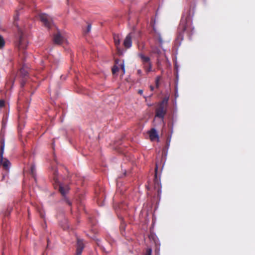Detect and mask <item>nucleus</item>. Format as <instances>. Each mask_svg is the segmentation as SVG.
I'll list each match as a JSON object with an SVG mask.
<instances>
[{
  "mask_svg": "<svg viewBox=\"0 0 255 255\" xmlns=\"http://www.w3.org/2000/svg\"><path fill=\"white\" fill-rule=\"evenodd\" d=\"M194 27L192 25L191 17L190 13L184 14L181 19L180 24L178 27L176 40L181 42L184 39V35L186 34L189 37H191L193 33Z\"/></svg>",
  "mask_w": 255,
  "mask_h": 255,
  "instance_id": "obj_1",
  "label": "nucleus"
},
{
  "mask_svg": "<svg viewBox=\"0 0 255 255\" xmlns=\"http://www.w3.org/2000/svg\"><path fill=\"white\" fill-rule=\"evenodd\" d=\"M168 101V98H165L158 104V107L155 110V117L163 119L166 114Z\"/></svg>",
  "mask_w": 255,
  "mask_h": 255,
  "instance_id": "obj_2",
  "label": "nucleus"
},
{
  "mask_svg": "<svg viewBox=\"0 0 255 255\" xmlns=\"http://www.w3.org/2000/svg\"><path fill=\"white\" fill-rule=\"evenodd\" d=\"M4 148V139L3 136L0 135V164L6 170L10 165V162L6 158L3 157Z\"/></svg>",
  "mask_w": 255,
  "mask_h": 255,
  "instance_id": "obj_3",
  "label": "nucleus"
},
{
  "mask_svg": "<svg viewBox=\"0 0 255 255\" xmlns=\"http://www.w3.org/2000/svg\"><path fill=\"white\" fill-rule=\"evenodd\" d=\"M138 56L141 59V62L143 65L144 68L146 72H148L151 71L152 63L149 57L144 55L142 53H139Z\"/></svg>",
  "mask_w": 255,
  "mask_h": 255,
  "instance_id": "obj_4",
  "label": "nucleus"
},
{
  "mask_svg": "<svg viewBox=\"0 0 255 255\" xmlns=\"http://www.w3.org/2000/svg\"><path fill=\"white\" fill-rule=\"evenodd\" d=\"M15 46L19 51L24 53V50L27 46V41L22 33L20 34L18 40L15 44Z\"/></svg>",
  "mask_w": 255,
  "mask_h": 255,
  "instance_id": "obj_5",
  "label": "nucleus"
},
{
  "mask_svg": "<svg viewBox=\"0 0 255 255\" xmlns=\"http://www.w3.org/2000/svg\"><path fill=\"white\" fill-rule=\"evenodd\" d=\"M158 166L157 163L155 168V174L153 180V186L155 190H156L157 196H159L161 193V185L160 183V177L157 176Z\"/></svg>",
  "mask_w": 255,
  "mask_h": 255,
  "instance_id": "obj_6",
  "label": "nucleus"
},
{
  "mask_svg": "<svg viewBox=\"0 0 255 255\" xmlns=\"http://www.w3.org/2000/svg\"><path fill=\"white\" fill-rule=\"evenodd\" d=\"M39 18L46 27L48 29L51 28L53 24V19L50 15L46 13H41L39 14Z\"/></svg>",
  "mask_w": 255,
  "mask_h": 255,
  "instance_id": "obj_7",
  "label": "nucleus"
},
{
  "mask_svg": "<svg viewBox=\"0 0 255 255\" xmlns=\"http://www.w3.org/2000/svg\"><path fill=\"white\" fill-rule=\"evenodd\" d=\"M58 190L61 194L64 197V200L69 205H71V203L70 201L65 197L66 194L68 192L69 190V187L68 185H63L62 184H59Z\"/></svg>",
  "mask_w": 255,
  "mask_h": 255,
  "instance_id": "obj_8",
  "label": "nucleus"
},
{
  "mask_svg": "<svg viewBox=\"0 0 255 255\" xmlns=\"http://www.w3.org/2000/svg\"><path fill=\"white\" fill-rule=\"evenodd\" d=\"M85 245L82 240L77 238L76 244V255H81Z\"/></svg>",
  "mask_w": 255,
  "mask_h": 255,
  "instance_id": "obj_9",
  "label": "nucleus"
},
{
  "mask_svg": "<svg viewBox=\"0 0 255 255\" xmlns=\"http://www.w3.org/2000/svg\"><path fill=\"white\" fill-rule=\"evenodd\" d=\"M64 40V37L59 32L54 35L53 41L55 44L58 45L61 44Z\"/></svg>",
  "mask_w": 255,
  "mask_h": 255,
  "instance_id": "obj_10",
  "label": "nucleus"
},
{
  "mask_svg": "<svg viewBox=\"0 0 255 255\" xmlns=\"http://www.w3.org/2000/svg\"><path fill=\"white\" fill-rule=\"evenodd\" d=\"M148 134L149 136L150 139L151 141L155 140L156 139H157L158 140L159 137L158 134L156 130V129L154 128H152L148 131Z\"/></svg>",
  "mask_w": 255,
  "mask_h": 255,
  "instance_id": "obj_11",
  "label": "nucleus"
},
{
  "mask_svg": "<svg viewBox=\"0 0 255 255\" xmlns=\"http://www.w3.org/2000/svg\"><path fill=\"white\" fill-rule=\"evenodd\" d=\"M131 33H130L128 35H127L126 38L125 39L124 41V45L126 48H128L131 46Z\"/></svg>",
  "mask_w": 255,
  "mask_h": 255,
  "instance_id": "obj_12",
  "label": "nucleus"
},
{
  "mask_svg": "<svg viewBox=\"0 0 255 255\" xmlns=\"http://www.w3.org/2000/svg\"><path fill=\"white\" fill-rule=\"evenodd\" d=\"M114 39L116 46L118 48L120 44V39L118 35H114Z\"/></svg>",
  "mask_w": 255,
  "mask_h": 255,
  "instance_id": "obj_13",
  "label": "nucleus"
},
{
  "mask_svg": "<svg viewBox=\"0 0 255 255\" xmlns=\"http://www.w3.org/2000/svg\"><path fill=\"white\" fill-rule=\"evenodd\" d=\"M35 173H36V168L35 166L34 165H32L30 167V174L32 175V176L35 179Z\"/></svg>",
  "mask_w": 255,
  "mask_h": 255,
  "instance_id": "obj_14",
  "label": "nucleus"
},
{
  "mask_svg": "<svg viewBox=\"0 0 255 255\" xmlns=\"http://www.w3.org/2000/svg\"><path fill=\"white\" fill-rule=\"evenodd\" d=\"M151 52L153 53L158 54L160 53V50L157 47H152Z\"/></svg>",
  "mask_w": 255,
  "mask_h": 255,
  "instance_id": "obj_15",
  "label": "nucleus"
},
{
  "mask_svg": "<svg viewBox=\"0 0 255 255\" xmlns=\"http://www.w3.org/2000/svg\"><path fill=\"white\" fill-rule=\"evenodd\" d=\"M4 44L5 42L3 37L1 35H0V49L4 46Z\"/></svg>",
  "mask_w": 255,
  "mask_h": 255,
  "instance_id": "obj_16",
  "label": "nucleus"
},
{
  "mask_svg": "<svg viewBox=\"0 0 255 255\" xmlns=\"http://www.w3.org/2000/svg\"><path fill=\"white\" fill-rule=\"evenodd\" d=\"M20 73L24 77H26L28 75L27 72L25 71V70L23 68L20 69Z\"/></svg>",
  "mask_w": 255,
  "mask_h": 255,
  "instance_id": "obj_17",
  "label": "nucleus"
},
{
  "mask_svg": "<svg viewBox=\"0 0 255 255\" xmlns=\"http://www.w3.org/2000/svg\"><path fill=\"white\" fill-rule=\"evenodd\" d=\"M119 70V68L118 66H114L112 68V72L113 74H115L117 73Z\"/></svg>",
  "mask_w": 255,
  "mask_h": 255,
  "instance_id": "obj_18",
  "label": "nucleus"
},
{
  "mask_svg": "<svg viewBox=\"0 0 255 255\" xmlns=\"http://www.w3.org/2000/svg\"><path fill=\"white\" fill-rule=\"evenodd\" d=\"M152 250L151 248H147L146 251L145 255H151Z\"/></svg>",
  "mask_w": 255,
  "mask_h": 255,
  "instance_id": "obj_19",
  "label": "nucleus"
},
{
  "mask_svg": "<svg viewBox=\"0 0 255 255\" xmlns=\"http://www.w3.org/2000/svg\"><path fill=\"white\" fill-rule=\"evenodd\" d=\"M120 65L121 68L123 71V74H124L125 73V68L124 63L123 62L122 63H121Z\"/></svg>",
  "mask_w": 255,
  "mask_h": 255,
  "instance_id": "obj_20",
  "label": "nucleus"
},
{
  "mask_svg": "<svg viewBox=\"0 0 255 255\" xmlns=\"http://www.w3.org/2000/svg\"><path fill=\"white\" fill-rule=\"evenodd\" d=\"M5 105L4 101L3 100H0V108H2Z\"/></svg>",
  "mask_w": 255,
  "mask_h": 255,
  "instance_id": "obj_21",
  "label": "nucleus"
},
{
  "mask_svg": "<svg viewBox=\"0 0 255 255\" xmlns=\"http://www.w3.org/2000/svg\"><path fill=\"white\" fill-rule=\"evenodd\" d=\"M91 25L88 24L87 27L86 32L88 33L91 31Z\"/></svg>",
  "mask_w": 255,
  "mask_h": 255,
  "instance_id": "obj_22",
  "label": "nucleus"
},
{
  "mask_svg": "<svg viewBox=\"0 0 255 255\" xmlns=\"http://www.w3.org/2000/svg\"><path fill=\"white\" fill-rule=\"evenodd\" d=\"M158 41L159 42V43L160 44L162 43L163 40H162V38H161V36L160 35L158 36Z\"/></svg>",
  "mask_w": 255,
  "mask_h": 255,
  "instance_id": "obj_23",
  "label": "nucleus"
},
{
  "mask_svg": "<svg viewBox=\"0 0 255 255\" xmlns=\"http://www.w3.org/2000/svg\"><path fill=\"white\" fill-rule=\"evenodd\" d=\"M14 19L15 21L18 20V14L16 13L14 16Z\"/></svg>",
  "mask_w": 255,
  "mask_h": 255,
  "instance_id": "obj_24",
  "label": "nucleus"
},
{
  "mask_svg": "<svg viewBox=\"0 0 255 255\" xmlns=\"http://www.w3.org/2000/svg\"><path fill=\"white\" fill-rule=\"evenodd\" d=\"M137 74H138V75H141V74H142V71H141V70L139 69V70H137Z\"/></svg>",
  "mask_w": 255,
  "mask_h": 255,
  "instance_id": "obj_25",
  "label": "nucleus"
},
{
  "mask_svg": "<svg viewBox=\"0 0 255 255\" xmlns=\"http://www.w3.org/2000/svg\"><path fill=\"white\" fill-rule=\"evenodd\" d=\"M138 93L140 95H142L143 93V90H139L138 91Z\"/></svg>",
  "mask_w": 255,
  "mask_h": 255,
  "instance_id": "obj_26",
  "label": "nucleus"
},
{
  "mask_svg": "<svg viewBox=\"0 0 255 255\" xmlns=\"http://www.w3.org/2000/svg\"><path fill=\"white\" fill-rule=\"evenodd\" d=\"M125 225H124V224H121V229H124V230H125Z\"/></svg>",
  "mask_w": 255,
  "mask_h": 255,
  "instance_id": "obj_27",
  "label": "nucleus"
},
{
  "mask_svg": "<svg viewBox=\"0 0 255 255\" xmlns=\"http://www.w3.org/2000/svg\"><path fill=\"white\" fill-rule=\"evenodd\" d=\"M150 88L151 91H153V89H154V87L152 86H150Z\"/></svg>",
  "mask_w": 255,
  "mask_h": 255,
  "instance_id": "obj_28",
  "label": "nucleus"
},
{
  "mask_svg": "<svg viewBox=\"0 0 255 255\" xmlns=\"http://www.w3.org/2000/svg\"><path fill=\"white\" fill-rule=\"evenodd\" d=\"M167 141H168V142H170V137L169 138L167 139ZM167 144H168V146H169V143H168Z\"/></svg>",
  "mask_w": 255,
  "mask_h": 255,
  "instance_id": "obj_29",
  "label": "nucleus"
},
{
  "mask_svg": "<svg viewBox=\"0 0 255 255\" xmlns=\"http://www.w3.org/2000/svg\"><path fill=\"white\" fill-rule=\"evenodd\" d=\"M157 85H158V80H156V85L157 86Z\"/></svg>",
  "mask_w": 255,
  "mask_h": 255,
  "instance_id": "obj_30",
  "label": "nucleus"
}]
</instances>
